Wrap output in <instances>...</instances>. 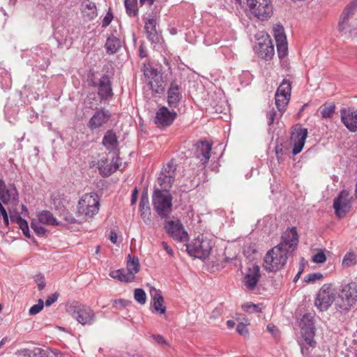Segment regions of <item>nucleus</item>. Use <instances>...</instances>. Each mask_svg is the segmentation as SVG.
<instances>
[{
	"mask_svg": "<svg viewBox=\"0 0 357 357\" xmlns=\"http://www.w3.org/2000/svg\"><path fill=\"white\" fill-rule=\"evenodd\" d=\"M357 10V1H354L349 3L343 10L340 15L337 29L342 36L350 38L355 29L354 22L356 19L354 18L356 11Z\"/></svg>",
	"mask_w": 357,
	"mask_h": 357,
	"instance_id": "nucleus-1",
	"label": "nucleus"
},
{
	"mask_svg": "<svg viewBox=\"0 0 357 357\" xmlns=\"http://www.w3.org/2000/svg\"><path fill=\"white\" fill-rule=\"evenodd\" d=\"M172 197L169 190L155 189L152 195L153 208L161 218H167L172 213Z\"/></svg>",
	"mask_w": 357,
	"mask_h": 357,
	"instance_id": "nucleus-2",
	"label": "nucleus"
},
{
	"mask_svg": "<svg viewBox=\"0 0 357 357\" xmlns=\"http://www.w3.org/2000/svg\"><path fill=\"white\" fill-rule=\"evenodd\" d=\"M357 301V284L350 282L339 290L336 305L342 310H349Z\"/></svg>",
	"mask_w": 357,
	"mask_h": 357,
	"instance_id": "nucleus-3",
	"label": "nucleus"
},
{
	"mask_svg": "<svg viewBox=\"0 0 357 357\" xmlns=\"http://www.w3.org/2000/svg\"><path fill=\"white\" fill-rule=\"evenodd\" d=\"M212 249L211 240L203 236H199L190 243L186 245V250L190 255L199 259L208 257Z\"/></svg>",
	"mask_w": 357,
	"mask_h": 357,
	"instance_id": "nucleus-4",
	"label": "nucleus"
},
{
	"mask_svg": "<svg viewBox=\"0 0 357 357\" xmlns=\"http://www.w3.org/2000/svg\"><path fill=\"white\" fill-rule=\"evenodd\" d=\"M247 5L251 14L259 20H267L273 15L271 0H247Z\"/></svg>",
	"mask_w": 357,
	"mask_h": 357,
	"instance_id": "nucleus-5",
	"label": "nucleus"
},
{
	"mask_svg": "<svg viewBox=\"0 0 357 357\" xmlns=\"http://www.w3.org/2000/svg\"><path fill=\"white\" fill-rule=\"evenodd\" d=\"M99 198L96 193H88L82 196L77 204L79 213L87 217H93L99 211Z\"/></svg>",
	"mask_w": 357,
	"mask_h": 357,
	"instance_id": "nucleus-6",
	"label": "nucleus"
},
{
	"mask_svg": "<svg viewBox=\"0 0 357 357\" xmlns=\"http://www.w3.org/2000/svg\"><path fill=\"white\" fill-rule=\"evenodd\" d=\"M336 294L337 292L331 284H324L317 293L315 306L321 312L326 311L334 301L336 302Z\"/></svg>",
	"mask_w": 357,
	"mask_h": 357,
	"instance_id": "nucleus-7",
	"label": "nucleus"
},
{
	"mask_svg": "<svg viewBox=\"0 0 357 357\" xmlns=\"http://www.w3.org/2000/svg\"><path fill=\"white\" fill-rule=\"evenodd\" d=\"M289 250L281 248V246H275L270 250L264 257V263L272 268L284 266L290 254Z\"/></svg>",
	"mask_w": 357,
	"mask_h": 357,
	"instance_id": "nucleus-8",
	"label": "nucleus"
},
{
	"mask_svg": "<svg viewBox=\"0 0 357 357\" xmlns=\"http://www.w3.org/2000/svg\"><path fill=\"white\" fill-rule=\"evenodd\" d=\"M291 85L289 80L284 79L275 93V105L280 114L283 113L288 105L291 96Z\"/></svg>",
	"mask_w": 357,
	"mask_h": 357,
	"instance_id": "nucleus-9",
	"label": "nucleus"
},
{
	"mask_svg": "<svg viewBox=\"0 0 357 357\" xmlns=\"http://www.w3.org/2000/svg\"><path fill=\"white\" fill-rule=\"evenodd\" d=\"M158 19V15L156 12L147 13L144 25L147 38L152 44L155 45L158 44L160 40V36L156 29Z\"/></svg>",
	"mask_w": 357,
	"mask_h": 357,
	"instance_id": "nucleus-10",
	"label": "nucleus"
},
{
	"mask_svg": "<svg viewBox=\"0 0 357 357\" xmlns=\"http://www.w3.org/2000/svg\"><path fill=\"white\" fill-rule=\"evenodd\" d=\"M165 228L169 236L174 241L178 242H185L188 241V234L185 231L183 225L179 220L168 221Z\"/></svg>",
	"mask_w": 357,
	"mask_h": 357,
	"instance_id": "nucleus-11",
	"label": "nucleus"
},
{
	"mask_svg": "<svg viewBox=\"0 0 357 357\" xmlns=\"http://www.w3.org/2000/svg\"><path fill=\"white\" fill-rule=\"evenodd\" d=\"M71 315L82 325L91 324L95 317L93 311L89 307L81 305L73 307Z\"/></svg>",
	"mask_w": 357,
	"mask_h": 357,
	"instance_id": "nucleus-12",
	"label": "nucleus"
},
{
	"mask_svg": "<svg viewBox=\"0 0 357 357\" xmlns=\"http://www.w3.org/2000/svg\"><path fill=\"white\" fill-rule=\"evenodd\" d=\"M176 165L170 161L167 162L162 168L161 175L158 181L160 185L164 188H171L175 181Z\"/></svg>",
	"mask_w": 357,
	"mask_h": 357,
	"instance_id": "nucleus-13",
	"label": "nucleus"
},
{
	"mask_svg": "<svg viewBox=\"0 0 357 357\" xmlns=\"http://www.w3.org/2000/svg\"><path fill=\"white\" fill-rule=\"evenodd\" d=\"M111 118V113L105 108H100L96 111L88 123V127L94 130L102 127Z\"/></svg>",
	"mask_w": 357,
	"mask_h": 357,
	"instance_id": "nucleus-14",
	"label": "nucleus"
},
{
	"mask_svg": "<svg viewBox=\"0 0 357 357\" xmlns=\"http://www.w3.org/2000/svg\"><path fill=\"white\" fill-rule=\"evenodd\" d=\"M298 242V236L296 228L293 227L288 229L282 236V242L278 245L281 248L289 250L290 252L294 250Z\"/></svg>",
	"mask_w": 357,
	"mask_h": 357,
	"instance_id": "nucleus-15",
	"label": "nucleus"
},
{
	"mask_svg": "<svg viewBox=\"0 0 357 357\" xmlns=\"http://www.w3.org/2000/svg\"><path fill=\"white\" fill-rule=\"evenodd\" d=\"M176 116V112L169 111L166 107L163 106L156 112L154 122L158 126H169L173 123Z\"/></svg>",
	"mask_w": 357,
	"mask_h": 357,
	"instance_id": "nucleus-16",
	"label": "nucleus"
},
{
	"mask_svg": "<svg viewBox=\"0 0 357 357\" xmlns=\"http://www.w3.org/2000/svg\"><path fill=\"white\" fill-rule=\"evenodd\" d=\"M91 85L98 87V94L101 100H107L112 97V84L107 75H102L98 82L92 81Z\"/></svg>",
	"mask_w": 357,
	"mask_h": 357,
	"instance_id": "nucleus-17",
	"label": "nucleus"
},
{
	"mask_svg": "<svg viewBox=\"0 0 357 357\" xmlns=\"http://www.w3.org/2000/svg\"><path fill=\"white\" fill-rule=\"evenodd\" d=\"M341 121L345 127L351 132L357 131V110L351 108L342 109L340 111Z\"/></svg>",
	"mask_w": 357,
	"mask_h": 357,
	"instance_id": "nucleus-18",
	"label": "nucleus"
},
{
	"mask_svg": "<svg viewBox=\"0 0 357 357\" xmlns=\"http://www.w3.org/2000/svg\"><path fill=\"white\" fill-rule=\"evenodd\" d=\"M212 144L207 141H199L195 144V156L202 165L208 163L211 151Z\"/></svg>",
	"mask_w": 357,
	"mask_h": 357,
	"instance_id": "nucleus-19",
	"label": "nucleus"
},
{
	"mask_svg": "<svg viewBox=\"0 0 357 357\" xmlns=\"http://www.w3.org/2000/svg\"><path fill=\"white\" fill-rule=\"evenodd\" d=\"M307 136V129L299 128L292 132L291 136V141L293 143L294 147L292 153L296 155L299 153L305 144V139Z\"/></svg>",
	"mask_w": 357,
	"mask_h": 357,
	"instance_id": "nucleus-20",
	"label": "nucleus"
},
{
	"mask_svg": "<svg viewBox=\"0 0 357 357\" xmlns=\"http://www.w3.org/2000/svg\"><path fill=\"white\" fill-rule=\"evenodd\" d=\"M120 158L115 156L111 162H109L107 158H102L98 162V168L100 174L103 176H109L116 172L119 167Z\"/></svg>",
	"mask_w": 357,
	"mask_h": 357,
	"instance_id": "nucleus-21",
	"label": "nucleus"
},
{
	"mask_svg": "<svg viewBox=\"0 0 357 357\" xmlns=\"http://www.w3.org/2000/svg\"><path fill=\"white\" fill-rule=\"evenodd\" d=\"M0 199L4 204L16 202L18 193L15 186H6L5 182L0 178Z\"/></svg>",
	"mask_w": 357,
	"mask_h": 357,
	"instance_id": "nucleus-22",
	"label": "nucleus"
},
{
	"mask_svg": "<svg viewBox=\"0 0 357 357\" xmlns=\"http://www.w3.org/2000/svg\"><path fill=\"white\" fill-rule=\"evenodd\" d=\"M181 89L176 81L171 82L167 91V102L171 108L178 107L181 100Z\"/></svg>",
	"mask_w": 357,
	"mask_h": 357,
	"instance_id": "nucleus-23",
	"label": "nucleus"
},
{
	"mask_svg": "<svg viewBox=\"0 0 357 357\" xmlns=\"http://www.w3.org/2000/svg\"><path fill=\"white\" fill-rule=\"evenodd\" d=\"M348 195V193L343 190L340 193L339 196L335 199L333 208L337 215L340 216L342 213H346L349 211L351 204Z\"/></svg>",
	"mask_w": 357,
	"mask_h": 357,
	"instance_id": "nucleus-24",
	"label": "nucleus"
},
{
	"mask_svg": "<svg viewBox=\"0 0 357 357\" xmlns=\"http://www.w3.org/2000/svg\"><path fill=\"white\" fill-rule=\"evenodd\" d=\"M102 144L107 151L119 156V143L116 133L112 130H109L105 133Z\"/></svg>",
	"mask_w": 357,
	"mask_h": 357,
	"instance_id": "nucleus-25",
	"label": "nucleus"
},
{
	"mask_svg": "<svg viewBox=\"0 0 357 357\" xmlns=\"http://www.w3.org/2000/svg\"><path fill=\"white\" fill-rule=\"evenodd\" d=\"M139 271V269H114L109 272V275L120 282H130Z\"/></svg>",
	"mask_w": 357,
	"mask_h": 357,
	"instance_id": "nucleus-26",
	"label": "nucleus"
},
{
	"mask_svg": "<svg viewBox=\"0 0 357 357\" xmlns=\"http://www.w3.org/2000/svg\"><path fill=\"white\" fill-rule=\"evenodd\" d=\"M260 269H248L245 273L243 279V284L248 290H253L261 277Z\"/></svg>",
	"mask_w": 357,
	"mask_h": 357,
	"instance_id": "nucleus-27",
	"label": "nucleus"
},
{
	"mask_svg": "<svg viewBox=\"0 0 357 357\" xmlns=\"http://www.w3.org/2000/svg\"><path fill=\"white\" fill-rule=\"evenodd\" d=\"M258 56L268 61L274 55V47L269 39H266L263 43H259L256 49Z\"/></svg>",
	"mask_w": 357,
	"mask_h": 357,
	"instance_id": "nucleus-28",
	"label": "nucleus"
},
{
	"mask_svg": "<svg viewBox=\"0 0 357 357\" xmlns=\"http://www.w3.org/2000/svg\"><path fill=\"white\" fill-rule=\"evenodd\" d=\"M151 295L153 299V307L154 310L160 314L166 312V307L164 305V298L160 294V291L153 289L151 291Z\"/></svg>",
	"mask_w": 357,
	"mask_h": 357,
	"instance_id": "nucleus-29",
	"label": "nucleus"
},
{
	"mask_svg": "<svg viewBox=\"0 0 357 357\" xmlns=\"http://www.w3.org/2000/svg\"><path fill=\"white\" fill-rule=\"evenodd\" d=\"M107 54H112L118 52L121 47V42L120 39L114 36H109L106 40L105 45Z\"/></svg>",
	"mask_w": 357,
	"mask_h": 357,
	"instance_id": "nucleus-30",
	"label": "nucleus"
},
{
	"mask_svg": "<svg viewBox=\"0 0 357 357\" xmlns=\"http://www.w3.org/2000/svg\"><path fill=\"white\" fill-rule=\"evenodd\" d=\"M38 220L42 225L57 226L59 222L54 217L53 214L49 211H43L38 214Z\"/></svg>",
	"mask_w": 357,
	"mask_h": 357,
	"instance_id": "nucleus-31",
	"label": "nucleus"
},
{
	"mask_svg": "<svg viewBox=\"0 0 357 357\" xmlns=\"http://www.w3.org/2000/svg\"><path fill=\"white\" fill-rule=\"evenodd\" d=\"M301 326L302 329V333L315 332V327L313 321V318L310 314H305L303 316L301 320Z\"/></svg>",
	"mask_w": 357,
	"mask_h": 357,
	"instance_id": "nucleus-32",
	"label": "nucleus"
},
{
	"mask_svg": "<svg viewBox=\"0 0 357 357\" xmlns=\"http://www.w3.org/2000/svg\"><path fill=\"white\" fill-rule=\"evenodd\" d=\"M56 352L50 349L35 347L31 351L29 357H56Z\"/></svg>",
	"mask_w": 357,
	"mask_h": 357,
	"instance_id": "nucleus-33",
	"label": "nucleus"
},
{
	"mask_svg": "<svg viewBox=\"0 0 357 357\" xmlns=\"http://www.w3.org/2000/svg\"><path fill=\"white\" fill-rule=\"evenodd\" d=\"M273 36L275 42L282 43L287 41V37L284 33V29L281 24H276L273 27Z\"/></svg>",
	"mask_w": 357,
	"mask_h": 357,
	"instance_id": "nucleus-34",
	"label": "nucleus"
},
{
	"mask_svg": "<svg viewBox=\"0 0 357 357\" xmlns=\"http://www.w3.org/2000/svg\"><path fill=\"white\" fill-rule=\"evenodd\" d=\"M124 4L126 13L130 17H135L138 14V8L137 7L136 0H125Z\"/></svg>",
	"mask_w": 357,
	"mask_h": 357,
	"instance_id": "nucleus-35",
	"label": "nucleus"
},
{
	"mask_svg": "<svg viewBox=\"0 0 357 357\" xmlns=\"http://www.w3.org/2000/svg\"><path fill=\"white\" fill-rule=\"evenodd\" d=\"M335 109V105L334 103H331L328 105H323L319 108V111L322 118L328 119L332 116Z\"/></svg>",
	"mask_w": 357,
	"mask_h": 357,
	"instance_id": "nucleus-36",
	"label": "nucleus"
},
{
	"mask_svg": "<svg viewBox=\"0 0 357 357\" xmlns=\"http://www.w3.org/2000/svg\"><path fill=\"white\" fill-rule=\"evenodd\" d=\"M356 263V254L353 251L348 252L342 259V265L349 267L354 266Z\"/></svg>",
	"mask_w": 357,
	"mask_h": 357,
	"instance_id": "nucleus-37",
	"label": "nucleus"
},
{
	"mask_svg": "<svg viewBox=\"0 0 357 357\" xmlns=\"http://www.w3.org/2000/svg\"><path fill=\"white\" fill-rule=\"evenodd\" d=\"M41 225L42 224L36 219H33L31 222V229L38 236H43L47 232V229Z\"/></svg>",
	"mask_w": 357,
	"mask_h": 357,
	"instance_id": "nucleus-38",
	"label": "nucleus"
},
{
	"mask_svg": "<svg viewBox=\"0 0 357 357\" xmlns=\"http://www.w3.org/2000/svg\"><path fill=\"white\" fill-rule=\"evenodd\" d=\"M158 78L153 79V80H150L149 82V84L150 86V89L156 93H161L164 91V86L162 84V82L158 81Z\"/></svg>",
	"mask_w": 357,
	"mask_h": 357,
	"instance_id": "nucleus-39",
	"label": "nucleus"
},
{
	"mask_svg": "<svg viewBox=\"0 0 357 357\" xmlns=\"http://www.w3.org/2000/svg\"><path fill=\"white\" fill-rule=\"evenodd\" d=\"M134 298L137 302L144 305L146 302V295L142 289H135L134 291Z\"/></svg>",
	"mask_w": 357,
	"mask_h": 357,
	"instance_id": "nucleus-40",
	"label": "nucleus"
},
{
	"mask_svg": "<svg viewBox=\"0 0 357 357\" xmlns=\"http://www.w3.org/2000/svg\"><path fill=\"white\" fill-rule=\"evenodd\" d=\"M242 309L249 313L261 312V307L259 304H253L252 303H246L242 305Z\"/></svg>",
	"mask_w": 357,
	"mask_h": 357,
	"instance_id": "nucleus-41",
	"label": "nucleus"
},
{
	"mask_svg": "<svg viewBox=\"0 0 357 357\" xmlns=\"http://www.w3.org/2000/svg\"><path fill=\"white\" fill-rule=\"evenodd\" d=\"M277 50L278 56L280 58H283L287 54L288 47H287V41L282 43H276Z\"/></svg>",
	"mask_w": 357,
	"mask_h": 357,
	"instance_id": "nucleus-42",
	"label": "nucleus"
},
{
	"mask_svg": "<svg viewBox=\"0 0 357 357\" xmlns=\"http://www.w3.org/2000/svg\"><path fill=\"white\" fill-rule=\"evenodd\" d=\"M10 220L12 221H15L19 225V227L22 231H28V228H29L28 223L21 216L19 215V216L15 217V216L11 215Z\"/></svg>",
	"mask_w": 357,
	"mask_h": 357,
	"instance_id": "nucleus-43",
	"label": "nucleus"
},
{
	"mask_svg": "<svg viewBox=\"0 0 357 357\" xmlns=\"http://www.w3.org/2000/svg\"><path fill=\"white\" fill-rule=\"evenodd\" d=\"M43 301L42 299H39L37 304L33 305V306L31 307L29 313L30 315H36L43 309Z\"/></svg>",
	"mask_w": 357,
	"mask_h": 357,
	"instance_id": "nucleus-44",
	"label": "nucleus"
},
{
	"mask_svg": "<svg viewBox=\"0 0 357 357\" xmlns=\"http://www.w3.org/2000/svg\"><path fill=\"white\" fill-rule=\"evenodd\" d=\"M314 333H312V332L303 333V335L304 337V340H305V344L311 347H314L315 344H316V342L314 340Z\"/></svg>",
	"mask_w": 357,
	"mask_h": 357,
	"instance_id": "nucleus-45",
	"label": "nucleus"
},
{
	"mask_svg": "<svg viewBox=\"0 0 357 357\" xmlns=\"http://www.w3.org/2000/svg\"><path fill=\"white\" fill-rule=\"evenodd\" d=\"M150 208L149 200L147 192H143L139 202V209L140 211Z\"/></svg>",
	"mask_w": 357,
	"mask_h": 357,
	"instance_id": "nucleus-46",
	"label": "nucleus"
},
{
	"mask_svg": "<svg viewBox=\"0 0 357 357\" xmlns=\"http://www.w3.org/2000/svg\"><path fill=\"white\" fill-rule=\"evenodd\" d=\"M225 266H241V261L236 257H232L231 258L226 257L224 260Z\"/></svg>",
	"mask_w": 357,
	"mask_h": 357,
	"instance_id": "nucleus-47",
	"label": "nucleus"
},
{
	"mask_svg": "<svg viewBox=\"0 0 357 357\" xmlns=\"http://www.w3.org/2000/svg\"><path fill=\"white\" fill-rule=\"evenodd\" d=\"M86 8L89 10V12L86 13V15L90 20L95 18L98 15L96 6L93 2H90L86 4Z\"/></svg>",
	"mask_w": 357,
	"mask_h": 357,
	"instance_id": "nucleus-48",
	"label": "nucleus"
},
{
	"mask_svg": "<svg viewBox=\"0 0 357 357\" xmlns=\"http://www.w3.org/2000/svg\"><path fill=\"white\" fill-rule=\"evenodd\" d=\"M280 114V113L279 111L278 113L273 108H272L269 112H268L266 117L268 119V125H271L274 122L275 119H277L278 117H280L283 113H282L281 114Z\"/></svg>",
	"mask_w": 357,
	"mask_h": 357,
	"instance_id": "nucleus-49",
	"label": "nucleus"
},
{
	"mask_svg": "<svg viewBox=\"0 0 357 357\" xmlns=\"http://www.w3.org/2000/svg\"><path fill=\"white\" fill-rule=\"evenodd\" d=\"M237 333L245 337L249 336V331L247 328V325L243 323H239L236 326Z\"/></svg>",
	"mask_w": 357,
	"mask_h": 357,
	"instance_id": "nucleus-50",
	"label": "nucleus"
},
{
	"mask_svg": "<svg viewBox=\"0 0 357 357\" xmlns=\"http://www.w3.org/2000/svg\"><path fill=\"white\" fill-rule=\"evenodd\" d=\"M326 259V255L321 250H319L317 253L312 257V260L315 263H323Z\"/></svg>",
	"mask_w": 357,
	"mask_h": 357,
	"instance_id": "nucleus-51",
	"label": "nucleus"
},
{
	"mask_svg": "<svg viewBox=\"0 0 357 357\" xmlns=\"http://www.w3.org/2000/svg\"><path fill=\"white\" fill-rule=\"evenodd\" d=\"M139 262L137 257H132L128 255L127 261V268H139Z\"/></svg>",
	"mask_w": 357,
	"mask_h": 357,
	"instance_id": "nucleus-52",
	"label": "nucleus"
},
{
	"mask_svg": "<svg viewBox=\"0 0 357 357\" xmlns=\"http://www.w3.org/2000/svg\"><path fill=\"white\" fill-rule=\"evenodd\" d=\"M267 331L273 336L274 338L277 339L280 337V332L279 329L273 324H269L266 327Z\"/></svg>",
	"mask_w": 357,
	"mask_h": 357,
	"instance_id": "nucleus-53",
	"label": "nucleus"
},
{
	"mask_svg": "<svg viewBox=\"0 0 357 357\" xmlns=\"http://www.w3.org/2000/svg\"><path fill=\"white\" fill-rule=\"evenodd\" d=\"M34 280L37 283L39 290H42L45 287V278L43 275L38 274L34 276Z\"/></svg>",
	"mask_w": 357,
	"mask_h": 357,
	"instance_id": "nucleus-54",
	"label": "nucleus"
},
{
	"mask_svg": "<svg viewBox=\"0 0 357 357\" xmlns=\"http://www.w3.org/2000/svg\"><path fill=\"white\" fill-rule=\"evenodd\" d=\"M303 280L307 284H314L317 282V275L314 273H309L304 277Z\"/></svg>",
	"mask_w": 357,
	"mask_h": 357,
	"instance_id": "nucleus-55",
	"label": "nucleus"
},
{
	"mask_svg": "<svg viewBox=\"0 0 357 357\" xmlns=\"http://www.w3.org/2000/svg\"><path fill=\"white\" fill-rule=\"evenodd\" d=\"M140 211H141V217L143 219V220L145 222L150 221L151 209L147 208V209L142 210Z\"/></svg>",
	"mask_w": 357,
	"mask_h": 357,
	"instance_id": "nucleus-56",
	"label": "nucleus"
},
{
	"mask_svg": "<svg viewBox=\"0 0 357 357\" xmlns=\"http://www.w3.org/2000/svg\"><path fill=\"white\" fill-rule=\"evenodd\" d=\"M57 299H58V294H52L51 296H48V298L46 299L45 304L46 306H50L52 303L56 302L57 301Z\"/></svg>",
	"mask_w": 357,
	"mask_h": 357,
	"instance_id": "nucleus-57",
	"label": "nucleus"
},
{
	"mask_svg": "<svg viewBox=\"0 0 357 357\" xmlns=\"http://www.w3.org/2000/svg\"><path fill=\"white\" fill-rule=\"evenodd\" d=\"M144 75L151 77L152 79H155V77L158 76L156 70L153 68H146L144 70Z\"/></svg>",
	"mask_w": 357,
	"mask_h": 357,
	"instance_id": "nucleus-58",
	"label": "nucleus"
},
{
	"mask_svg": "<svg viewBox=\"0 0 357 357\" xmlns=\"http://www.w3.org/2000/svg\"><path fill=\"white\" fill-rule=\"evenodd\" d=\"M112 18H113V15L112 13H108L102 20V26H104V27L107 26L112 22Z\"/></svg>",
	"mask_w": 357,
	"mask_h": 357,
	"instance_id": "nucleus-59",
	"label": "nucleus"
},
{
	"mask_svg": "<svg viewBox=\"0 0 357 357\" xmlns=\"http://www.w3.org/2000/svg\"><path fill=\"white\" fill-rule=\"evenodd\" d=\"M65 220L70 224H73L76 222L75 218L73 217V215L69 213H67L65 214L64 217Z\"/></svg>",
	"mask_w": 357,
	"mask_h": 357,
	"instance_id": "nucleus-60",
	"label": "nucleus"
},
{
	"mask_svg": "<svg viewBox=\"0 0 357 357\" xmlns=\"http://www.w3.org/2000/svg\"><path fill=\"white\" fill-rule=\"evenodd\" d=\"M137 196H138V190L135 188L132 190V192L131 201H130L131 205H134L136 203L137 199Z\"/></svg>",
	"mask_w": 357,
	"mask_h": 357,
	"instance_id": "nucleus-61",
	"label": "nucleus"
},
{
	"mask_svg": "<svg viewBox=\"0 0 357 357\" xmlns=\"http://www.w3.org/2000/svg\"><path fill=\"white\" fill-rule=\"evenodd\" d=\"M109 239L113 243L117 241V235L114 231H111L109 234Z\"/></svg>",
	"mask_w": 357,
	"mask_h": 357,
	"instance_id": "nucleus-62",
	"label": "nucleus"
},
{
	"mask_svg": "<svg viewBox=\"0 0 357 357\" xmlns=\"http://www.w3.org/2000/svg\"><path fill=\"white\" fill-rule=\"evenodd\" d=\"M153 339L158 343H165L164 337L160 335H156L153 336Z\"/></svg>",
	"mask_w": 357,
	"mask_h": 357,
	"instance_id": "nucleus-63",
	"label": "nucleus"
},
{
	"mask_svg": "<svg viewBox=\"0 0 357 357\" xmlns=\"http://www.w3.org/2000/svg\"><path fill=\"white\" fill-rule=\"evenodd\" d=\"M162 245L163 248L167 252L168 254L172 255L173 253V250L169 247L166 242L162 241Z\"/></svg>",
	"mask_w": 357,
	"mask_h": 357,
	"instance_id": "nucleus-64",
	"label": "nucleus"
}]
</instances>
